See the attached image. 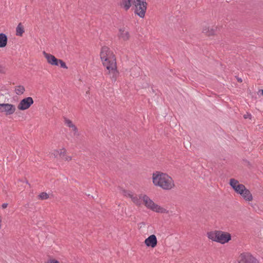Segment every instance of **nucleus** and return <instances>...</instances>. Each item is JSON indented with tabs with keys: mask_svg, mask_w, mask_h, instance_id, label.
Here are the masks:
<instances>
[{
	"mask_svg": "<svg viewBox=\"0 0 263 263\" xmlns=\"http://www.w3.org/2000/svg\"><path fill=\"white\" fill-rule=\"evenodd\" d=\"M153 182L155 186L165 190H170L175 186L173 179L167 174L160 172L153 173Z\"/></svg>",
	"mask_w": 263,
	"mask_h": 263,
	"instance_id": "f257e3e1",
	"label": "nucleus"
},
{
	"mask_svg": "<svg viewBox=\"0 0 263 263\" xmlns=\"http://www.w3.org/2000/svg\"><path fill=\"white\" fill-rule=\"evenodd\" d=\"M100 57L103 65L105 67L109 65L114 66L116 63L115 54L107 46H104L102 48Z\"/></svg>",
	"mask_w": 263,
	"mask_h": 263,
	"instance_id": "f03ea898",
	"label": "nucleus"
},
{
	"mask_svg": "<svg viewBox=\"0 0 263 263\" xmlns=\"http://www.w3.org/2000/svg\"><path fill=\"white\" fill-rule=\"evenodd\" d=\"M208 237L210 239L224 244L231 239V235L221 231H215L208 232Z\"/></svg>",
	"mask_w": 263,
	"mask_h": 263,
	"instance_id": "7ed1b4c3",
	"label": "nucleus"
},
{
	"mask_svg": "<svg viewBox=\"0 0 263 263\" xmlns=\"http://www.w3.org/2000/svg\"><path fill=\"white\" fill-rule=\"evenodd\" d=\"M142 200L145 206L148 209L153 211L160 213H167L168 211L164 208L159 206V205L155 203L152 200H151L147 195H144L142 196Z\"/></svg>",
	"mask_w": 263,
	"mask_h": 263,
	"instance_id": "20e7f679",
	"label": "nucleus"
},
{
	"mask_svg": "<svg viewBox=\"0 0 263 263\" xmlns=\"http://www.w3.org/2000/svg\"><path fill=\"white\" fill-rule=\"evenodd\" d=\"M133 4L135 13L141 18H143L147 9L146 0H133Z\"/></svg>",
	"mask_w": 263,
	"mask_h": 263,
	"instance_id": "39448f33",
	"label": "nucleus"
},
{
	"mask_svg": "<svg viewBox=\"0 0 263 263\" xmlns=\"http://www.w3.org/2000/svg\"><path fill=\"white\" fill-rule=\"evenodd\" d=\"M33 103V99L30 97H28L23 99L20 101L17 105V108L21 110H24L29 108Z\"/></svg>",
	"mask_w": 263,
	"mask_h": 263,
	"instance_id": "423d86ee",
	"label": "nucleus"
},
{
	"mask_svg": "<svg viewBox=\"0 0 263 263\" xmlns=\"http://www.w3.org/2000/svg\"><path fill=\"white\" fill-rule=\"evenodd\" d=\"M16 110L14 105L8 103L0 104V112H5L6 115L13 114Z\"/></svg>",
	"mask_w": 263,
	"mask_h": 263,
	"instance_id": "0eeeda50",
	"label": "nucleus"
},
{
	"mask_svg": "<svg viewBox=\"0 0 263 263\" xmlns=\"http://www.w3.org/2000/svg\"><path fill=\"white\" fill-rule=\"evenodd\" d=\"M230 185L237 194L241 193L243 190H245L246 187L243 184H240L237 180L234 178H232L230 180Z\"/></svg>",
	"mask_w": 263,
	"mask_h": 263,
	"instance_id": "6e6552de",
	"label": "nucleus"
},
{
	"mask_svg": "<svg viewBox=\"0 0 263 263\" xmlns=\"http://www.w3.org/2000/svg\"><path fill=\"white\" fill-rule=\"evenodd\" d=\"M239 263H258V262L250 254L243 253L240 256Z\"/></svg>",
	"mask_w": 263,
	"mask_h": 263,
	"instance_id": "1a4fd4ad",
	"label": "nucleus"
},
{
	"mask_svg": "<svg viewBox=\"0 0 263 263\" xmlns=\"http://www.w3.org/2000/svg\"><path fill=\"white\" fill-rule=\"evenodd\" d=\"M106 67L108 71V74L110 75L112 81L115 82L119 73L117 70L116 63L114 66L109 65L106 66Z\"/></svg>",
	"mask_w": 263,
	"mask_h": 263,
	"instance_id": "9d476101",
	"label": "nucleus"
},
{
	"mask_svg": "<svg viewBox=\"0 0 263 263\" xmlns=\"http://www.w3.org/2000/svg\"><path fill=\"white\" fill-rule=\"evenodd\" d=\"M43 53L49 64L55 66L59 65V59H57L54 55L46 53L45 51H44Z\"/></svg>",
	"mask_w": 263,
	"mask_h": 263,
	"instance_id": "9b49d317",
	"label": "nucleus"
},
{
	"mask_svg": "<svg viewBox=\"0 0 263 263\" xmlns=\"http://www.w3.org/2000/svg\"><path fill=\"white\" fill-rule=\"evenodd\" d=\"M144 243L147 247L155 248L157 245L156 236L154 234L150 235L145 240Z\"/></svg>",
	"mask_w": 263,
	"mask_h": 263,
	"instance_id": "f8f14e48",
	"label": "nucleus"
},
{
	"mask_svg": "<svg viewBox=\"0 0 263 263\" xmlns=\"http://www.w3.org/2000/svg\"><path fill=\"white\" fill-rule=\"evenodd\" d=\"M118 36L120 39L124 41H128L130 38V34L128 31L124 27L119 29Z\"/></svg>",
	"mask_w": 263,
	"mask_h": 263,
	"instance_id": "ddd939ff",
	"label": "nucleus"
},
{
	"mask_svg": "<svg viewBox=\"0 0 263 263\" xmlns=\"http://www.w3.org/2000/svg\"><path fill=\"white\" fill-rule=\"evenodd\" d=\"M242 197L246 201H251L253 200V196L250 191L246 187L243 189L241 193H239Z\"/></svg>",
	"mask_w": 263,
	"mask_h": 263,
	"instance_id": "4468645a",
	"label": "nucleus"
},
{
	"mask_svg": "<svg viewBox=\"0 0 263 263\" xmlns=\"http://www.w3.org/2000/svg\"><path fill=\"white\" fill-rule=\"evenodd\" d=\"M119 5L124 10L127 11L132 6V0H120Z\"/></svg>",
	"mask_w": 263,
	"mask_h": 263,
	"instance_id": "2eb2a0df",
	"label": "nucleus"
},
{
	"mask_svg": "<svg viewBox=\"0 0 263 263\" xmlns=\"http://www.w3.org/2000/svg\"><path fill=\"white\" fill-rule=\"evenodd\" d=\"M144 195H140L138 196H134L132 194L129 193L128 196L132 199L133 202L136 205H140L141 203V200H142V196Z\"/></svg>",
	"mask_w": 263,
	"mask_h": 263,
	"instance_id": "dca6fc26",
	"label": "nucleus"
},
{
	"mask_svg": "<svg viewBox=\"0 0 263 263\" xmlns=\"http://www.w3.org/2000/svg\"><path fill=\"white\" fill-rule=\"evenodd\" d=\"M8 38L7 35L3 33H0V48H3L7 45Z\"/></svg>",
	"mask_w": 263,
	"mask_h": 263,
	"instance_id": "f3484780",
	"label": "nucleus"
},
{
	"mask_svg": "<svg viewBox=\"0 0 263 263\" xmlns=\"http://www.w3.org/2000/svg\"><path fill=\"white\" fill-rule=\"evenodd\" d=\"M203 33L208 36L213 35L215 34V30L213 28L205 27L203 29Z\"/></svg>",
	"mask_w": 263,
	"mask_h": 263,
	"instance_id": "a211bd4d",
	"label": "nucleus"
},
{
	"mask_svg": "<svg viewBox=\"0 0 263 263\" xmlns=\"http://www.w3.org/2000/svg\"><path fill=\"white\" fill-rule=\"evenodd\" d=\"M24 28L22 23H19L16 28V35L22 36L24 32Z\"/></svg>",
	"mask_w": 263,
	"mask_h": 263,
	"instance_id": "6ab92c4d",
	"label": "nucleus"
},
{
	"mask_svg": "<svg viewBox=\"0 0 263 263\" xmlns=\"http://www.w3.org/2000/svg\"><path fill=\"white\" fill-rule=\"evenodd\" d=\"M15 93L18 95L23 94L25 91V88L24 86L19 85L15 88Z\"/></svg>",
	"mask_w": 263,
	"mask_h": 263,
	"instance_id": "aec40b11",
	"label": "nucleus"
},
{
	"mask_svg": "<svg viewBox=\"0 0 263 263\" xmlns=\"http://www.w3.org/2000/svg\"><path fill=\"white\" fill-rule=\"evenodd\" d=\"M56 153H59V156L60 158L63 159L64 157L66 156V151L65 149H60V151H57Z\"/></svg>",
	"mask_w": 263,
	"mask_h": 263,
	"instance_id": "412c9836",
	"label": "nucleus"
},
{
	"mask_svg": "<svg viewBox=\"0 0 263 263\" xmlns=\"http://www.w3.org/2000/svg\"><path fill=\"white\" fill-rule=\"evenodd\" d=\"M64 122L65 124L69 128H71L73 126L75 125L70 120L67 118L64 119Z\"/></svg>",
	"mask_w": 263,
	"mask_h": 263,
	"instance_id": "4be33fe9",
	"label": "nucleus"
},
{
	"mask_svg": "<svg viewBox=\"0 0 263 263\" xmlns=\"http://www.w3.org/2000/svg\"><path fill=\"white\" fill-rule=\"evenodd\" d=\"M39 198L41 200H45L49 198V195L45 192H42L39 195Z\"/></svg>",
	"mask_w": 263,
	"mask_h": 263,
	"instance_id": "5701e85b",
	"label": "nucleus"
},
{
	"mask_svg": "<svg viewBox=\"0 0 263 263\" xmlns=\"http://www.w3.org/2000/svg\"><path fill=\"white\" fill-rule=\"evenodd\" d=\"M59 64L60 65V66L62 67V68H65V69H67L68 67L67 66H66L65 63L62 60H60V59H59Z\"/></svg>",
	"mask_w": 263,
	"mask_h": 263,
	"instance_id": "b1692460",
	"label": "nucleus"
},
{
	"mask_svg": "<svg viewBox=\"0 0 263 263\" xmlns=\"http://www.w3.org/2000/svg\"><path fill=\"white\" fill-rule=\"evenodd\" d=\"M71 128L72 130L74 132V134H73L74 136H79L78 129L77 127L76 126V125L73 126V127H71Z\"/></svg>",
	"mask_w": 263,
	"mask_h": 263,
	"instance_id": "393cba45",
	"label": "nucleus"
},
{
	"mask_svg": "<svg viewBox=\"0 0 263 263\" xmlns=\"http://www.w3.org/2000/svg\"><path fill=\"white\" fill-rule=\"evenodd\" d=\"M243 118L246 119H251L252 115H251V114L247 112L246 114L243 115Z\"/></svg>",
	"mask_w": 263,
	"mask_h": 263,
	"instance_id": "a878e982",
	"label": "nucleus"
},
{
	"mask_svg": "<svg viewBox=\"0 0 263 263\" xmlns=\"http://www.w3.org/2000/svg\"><path fill=\"white\" fill-rule=\"evenodd\" d=\"M63 159L65 161H69L72 159V158L71 157L67 156L66 155Z\"/></svg>",
	"mask_w": 263,
	"mask_h": 263,
	"instance_id": "bb28decb",
	"label": "nucleus"
},
{
	"mask_svg": "<svg viewBox=\"0 0 263 263\" xmlns=\"http://www.w3.org/2000/svg\"><path fill=\"white\" fill-rule=\"evenodd\" d=\"M47 263H59L58 261L52 259L49 260Z\"/></svg>",
	"mask_w": 263,
	"mask_h": 263,
	"instance_id": "cd10ccee",
	"label": "nucleus"
},
{
	"mask_svg": "<svg viewBox=\"0 0 263 263\" xmlns=\"http://www.w3.org/2000/svg\"><path fill=\"white\" fill-rule=\"evenodd\" d=\"M7 206H8V203H4L2 204V207L3 209H5L7 207Z\"/></svg>",
	"mask_w": 263,
	"mask_h": 263,
	"instance_id": "c85d7f7f",
	"label": "nucleus"
},
{
	"mask_svg": "<svg viewBox=\"0 0 263 263\" xmlns=\"http://www.w3.org/2000/svg\"><path fill=\"white\" fill-rule=\"evenodd\" d=\"M56 151H54V153L52 154L54 155V157H56L58 156V155H59V153H57Z\"/></svg>",
	"mask_w": 263,
	"mask_h": 263,
	"instance_id": "c756f323",
	"label": "nucleus"
},
{
	"mask_svg": "<svg viewBox=\"0 0 263 263\" xmlns=\"http://www.w3.org/2000/svg\"><path fill=\"white\" fill-rule=\"evenodd\" d=\"M237 81H238L239 82H240V83H241V82H242V79H241V78H240L237 77Z\"/></svg>",
	"mask_w": 263,
	"mask_h": 263,
	"instance_id": "7c9ffc66",
	"label": "nucleus"
},
{
	"mask_svg": "<svg viewBox=\"0 0 263 263\" xmlns=\"http://www.w3.org/2000/svg\"><path fill=\"white\" fill-rule=\"evenodd\" d=\"M261 93L262 95H263V89L261 90Z\"/></svg>",
	"mask_w": 263,
	"mask_h": 263,
	"instance_id": "2f4dec72",
	"label": "nucleus"
}]
</instances>
